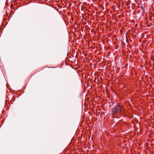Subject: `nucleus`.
<instances>
[{"instance_id": "obj_1", "label": "nucleus", "mask_w": 154, "mask_h": 154, "mask_svg": "<svg viewBox=\"0 0 154 154\" xmlns=\"http://www.w3.org/2000/svg\"><path fill=\"white\" fill-rule=\"evenodd\" d=\"M122 109V105L119 104L115 106L112 109V112L113 114H115L118 112H121V110Z\"/></svg>"}]
</instances>
